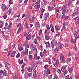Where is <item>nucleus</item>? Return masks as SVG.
Instances as JSON below:
<instances>
[{
  "mask_svg": "<svg viewBox=\"0 0 79 79\" xmlns=\"http://www.w3.org/2000/svg\"><path fill=\"white\" fill-rule=\"evenodd\" d=\"M67 67V66L66 65L62 66V67L61 68V71H63L66 70V68Z\"/></svg>",
  "mask_w": 79,
  "mask_h": 79,
  "instance_id": "nucleus-18",
  "label": "nucleus"
},
{
  "mask_svg": "<svg viewBox=\"0 0 79 79\" xmlns=\"http://www.w3.org/2000/svg\"><path fill=\"white\" fill-rule=\"evenodd\" d=\"M79 17L78 16H77L74 19V20H75V21H76V20H79Z\"/></svg>",
  "mask_w": 79,
  "mask_h": 79,
  "instance_id": "nucleus-53",
  "label": "nucleus"
},
{
  "mask_svg": "<svg viewBox=\"0 0 79 79\" xmlns=\"http://www.w3.org/2000/svg\"><path fill=\"white\" fill-rule=\"evenodd\" d=\"M77 14H78V13H76V12H75V13L73 14L72 15L73 16H76Z\"/></svg>",
  "mask_w": 79,
  "mask_h": 79,
  "instance_id": "nucleus-55",
  "label": "nucleus"
},
{
  "mask_svg": "<svg viewBox=\"0 0 79 79\" xmlns=\"http://www.w3.org/2000/svg\"><path fill=\"white\" fill-rule=\"evenodd\" d=\"M37 2H35L36 4H40V0H37Z\"/></svg>",
  "mask_w": 79,
  "mask_h": 79,
  "instance_id": "nucleus-46",
  "label": "nucleus"
},
{
  "mask_svg": "<svg viewBox=\"0 0 79 79\" xmlns=\"http://www.w3.org/2000/svg\"><path fill=\"white\" fill-rule=\"evenodd\" d=\"M45 39L46 40H49L50 39V35H45Z\"/></svg>",
  "mask_w": 79,
  "mask_h": 79,
  "instance_id": "nucleus-16",
  "label": "nucleus"
},
{
  "mask_svg": "<svg viewBox=\"0 0 79 79\" xmlns=\"http://www.w3.org/2000/svg\"><path fill=\"white\" fill-rule=\"evenodd\" d=\"M69 75H68L67 76L65 77V79H69Z\"/></svg>",
  "mask_w": 79,
  "mask_h": 79,
  "instance_id": "nucleus-62",
  "label": "nucleus"
},
{
  "mask_svg": "<svg viewBox=\"0 0 79 79\" xmlns=\"http://www.w3.org/2000/svg\"><path fill=\"white\" fill-rule=\"evenodd\" d=\"M68 24H69L68 23L65 22H64L63 26V29H64V30H66V26H68Z\"/></svg>",
  "mask_w": 79,
  "mask_h": 79,
  "instance_id": "nucleus-5",
  "label": "nucleus"
},
{
  "mask_svg": "<svg viewBox=\"0 0 79 79\" xmlns=\"http://www.w3.org/2000/svg\"><path fill=\"white\" fill-rule=\"evenodd\" d=\"M73 50L75 52H77V47H76V45L74 44L73 46Z\"/></svg>",
  "mask_w": 79,
  "mask_h": 79,
  "instance_id": "nucleus-24",
  "label": "nucleus"
},
{
  "mask_svg": "<svg viewBox=\"0 0 79 79\" xmlns=\"http://www.w3.org/2000/svg\"><path fill=\"white\" fill-rule=\"evenodd\" d=\"M52 59L53 61L52 62L54 64V66H55V67H56L59 64V61H58V60H56V59L54 57H53Z\"/></svg>",
  "mask_w": 79,
  "mask_h": 79,
  "instance_id": "nucleus-1",
  "label": "nucleus"
},
{
  "mask_svg": "<svg viewBox=\"0 0 79 79\" xmlns=\"http://www.w3.org/2000/svg\"><path fill=\"white\" fill-rule=\"evenodd\" d=\"M63 73V74L65 75L68 72V70H63V71H62Z\"/></svg>",
  "mask_w": 79,
  "mask_h": 79,
  "instance_id": "nucleus-32",
  "label": "nucleus"
},
{
  "mask_svg": "<svg viewBox=\"0 0 79 79\" xmlns=\"http://www.w3.org/2000/svg\"><path fill=\"white\" fill-rule=\"evenodd\" d=\"M33 77L35 79L37 77V73H36V71L34 70L33 72Z\"/></svg>",
  "mask_w": 79,
  "mask_h": 79,
  "instance_id": "nucleus-17",
  "label": "nucleus"
},
{
  "mask_svg": "<svg viewBox=\"0 0 79 79\" xmlns=\"http://www.w3.org/2000/svg\"><path fill=\"white\" fill-rule=\"evenodd\" d=\"M74 66H73L71 68H69L68 71L69 73H72V72H73V68H74Z\"/></svg>",
  "mask_w": 79,
  "mask_h": 79,
  "instance_id": "nucleus-14",
  "label": "nucleus"
},
{
  "mask_svg": "<svg viewBox=\"0 0 79 79\" xmlns=\"http://www.w3.org/2000/svg\"><path fill=\"white\" fill-rule=\"evenodd\" d=\"M49 16L48 13H46L44 15V20H47V18Z\"/></svg>",
  "mask_w": 79,
  "mask_h": 79,
  "instance_id": "nucleus-12",
  "label": "nucleus"
},
{
  "mask_svg": "<svg viewBox=\"0 0 79 79\" xmlns=\"http://www.w3.org/2000/svg\"><path fill=\"white\" fill-rule=\"evenodd\" d=\"M60 59L61 60L62 63H65V61L64 60V56L63 55H62L60 56Z\"/></svg>",
  "mask_w": 79,
  "mask_h": 79,
  "instance_id": "nucleus-11",
  "label": "nucleus"
},
{
  "mask_svg": "<svg viewBox=\"0 0 79 79\" xmlns=\"http://www.w3.org/2000/svg\"><path fill=\"white\" fill-rule=\"evenodd\" d=\"M18 63H19L20 64H21L23 63V60H22L21 61V60H18Z\"/></svg>",
  "mask_w": 79,
  "mask_h": 79,
  "instance_id": "nucleus-29",
  "label": "nucleus"
},
{
  "mask_svg": "<svg viewBox=\"0 0 79 79\" xmlns=\"http://www.w3.org/2000/svg\"><path fill=\"white\" fill-rule=\"evenodd\" d=\"M79 30H78L77 31H74L73 32V34L74 37H77L79 36H77V34H78V33H79Z\"/></svg>",
  "mask_w": 79,
  "mask_h": 79,
  "instance_id": "nucleus-9",
  "label": "nucleus"
},
{
  "mask_svg": "<svg viewBox=\"0 0 79 79\" xmlns=\"http://www.w3.org/2000/svg\"><path fill=\"white\" fill-rule=\"evenodd\" d=\"M48 9H49L50 11H52V10H54L56 9V7L54 8H52V7H50V6H48Z\"/></svg>",
  "mask_w": 79,
  "mask_h": 79,
  "instance_id": "nucleus-21",
  "label": "nucleus"
},
{
  "mask_svg": "<svg viewBox=\"0 0 79 79\" xmlns=\"http://www.w3.org/2000/svg\"><path fill=\"white\" fill-rule=\"evenodd\" d=\"M0 73L2 74H3V75L5 76H7L6 71L5 70H4V71L2 70L0 71Z\"/></svg>",
  "mask_w": 79,
  "mask_h": 79,
  "instance_id": "nucleus-8",
  "label": "nucleus"
},
{
  "mask_svg": "<svg viewBox=\"0 0 79 79\" xmlns=\"http://www.w3.org/2000/svg\"><path fill=\"white\" fill-rule=\"evenodd\" d=\"M43 53H44V54H43L44 56H46L47 55V51H46V50L45 49L44 50Z\"/></svg>",
  "mask_w": 79,
  "mask_h": 79,
  "instance_id": "nucleus-30",
  "label": "nucleus"
},
{
  "mask_svg": "<svg viewBox=\"0 0 79 79\" xmlns=\"http://www.w3.org/2000/svg\"><path fill=\"white\" fill-rule=\"evenodd\" d=\"M11 11H12V9L11 8H10L8 10V12L9 14H10V13H11Z\"/></svg>",
  "mask_w": 79,
  "mask_h": 79,
  "instance_id": "nucleus-45",
  "label": "nucleus"
},
{
  "mask_svg": "<svg viewBox=\"0 0 79 79\" xmlns=\"http://www.w3.org/2000/svg\"><path fill=\"white\" fill-rule=\"evenodd\" d=\"M35 27L36 28L39 27H40V23L39 22H37L36 24L35 25Z\"/></svg>",
  "mask_w": 79,
  "mask_h": 79,
  "instance_id": "nucleus-23",
  "label": "nucleus"
},
{
  "mask_svg": "<svg viewBox=\"0 0 79 79\" xmlns=\"http://www.w3.org/2000/svg\"><path fill=\"white\" fill-rule=\"evenodd\" d=\"M36 5L34 6L35 9H36L37 11L38 12L39 10V8L40 6V5L39 4H36Z\"/></svg>",
  "mask_w": 79,
  "mask_h": 79,
  "instance_id": "nucleus-2",
  "label": "nucleus"
},
{
  "mask_svg": "<svg viewBox=\"0 0 79 79\" xmlns=\"http://www.w3.org/2000/svg\"><path fill=\"white\" fill-rule=\"evenodd\" d=\"M25 55H27L28 54V49H26L25 50Z\"/></svg>",
  "mask_w": 79,
  "mask_h": 79,
  "instance_id": "nucleus-34",
  "label": "nucleus"
},
{
  "mask_svg": "<svg viewBox=\"0 0 79 79\" xmlns=\"http://www.w3.org/2000/svg\"><path fill=\"white\" fill-rule=\"evenodd\" d=\"M34 42L35 44H37V40H36V39L34 40Z\"/></svg>",
  "mask_w": 79,
  "mask_h": 79,
  "instance_id": "nucleus-59",
  "label": "nucleus"
},
{
  "mask_svg": "<svg viewBox=\"0 0 79 79\" xmlns=\"http://www.w3.org/2000/svg\"><path fill=\"white\" fill-rule=\"evenodd\" d=\"M29 58L31 60H32V55L29 54Z\"/></svg>",
  "mask_w": 79,
  "mask_h": 79,
  "instance_id": "nucleus-47",
  "label": "nucleus"
},
{
  "mask_svg": "<svg viewBox=\"0 0 79 79\" xmlns=\"http://www.w3.org/2000/svg\"><path fill=\"white\" fill-rule=\"evenodd\" d=\"M40 50H41V51H42V50H43V49H44V48H43L42 45H40Z\"/></svg>",
  "mask_w": 79,
  "mask_h": 79,
  "instance_id": "nucleus-44",
  "label": "nucleus"
},
{
  "mask_svg": "<svg viewBox=\"0 0 79 79\" xmlns=\"http://www.w3.org/2000/svg\"><path fill=\"white\" fill-rule=\"evenodd\" d=\"M75 24H79V20H75Z\"/></svg>",
  "mask_w": 79,
  "mask_h": 79,
  "instance_id": "nucleus-38",
  "label": "nucleus"
},
{
  "mask_svg": "<svg viewBox=\"0 0 79 79\" xmlns=\"http://www.w3.org/2000/svg\"><path fill=\"white\" fill-rule=\"evenodd\" d=\"M47 62L49 63L50 64H51V60H50V59L48 58V60Z\"/></svg>",
  "mask_w": 79,
  "mask_h": 79,
  "instance_id": "nucleus-49",
  "label": "nucleus"
},
{
  "mask_svg": "<svg viewBox=\"0 0 79 79\" xmlns=\"http://www.w3.org/2000/svg\"><path fill=\"white\" fill-rule=\"evenodd\" d=\"M28 76V73L27 72H26L24 74V77L25 79L27 78V76Z\"/></svg>",
  "mask_w": 79,
  "mask_h": 79,
  "instance_id": "nucleus-25",
  "label": "nucleus"
},
{
  "mask_svg": "<svg viewBox=\"0 0 79 79\" xmlns=\"http://www.w3.org/2000/svg\"><path fill=\"white\" fill-rule=\"evenodd\" d=\"M42 34V29H40L39 32V35H41Z\"/></svg>",
  "mask_w": 79,
  "mask_h": 79,
  "instance_id": "nucleus-37",
  "label": "nucleus"
},
{
  "mask_svg": "<svg viewBox=\"0 0 79 79\" xmlns=\"http://www.w3.org/2000/svg\"><path fill=\"white\" fill-rule=\"evenodd\" d=\"M72 3H73V1L72 0H70L68 3V6H69Z\"/></svg>",
  "mask_w": 79,
  "mask_h": 79,
  "instance_id": "nucleus-36",
  "label": "nucleus"
},
{
  "mask_svg": "<svg viewBox=\"0 0 79 79\" xmlns=\"http://www.w3.org/2000/svg\"><path fill=\"white\" fill-rule=\"evenodd\" d=\"M57 43V41L55 40H52L51 42V44H54L55 45V44Z\"/></svg>",
  "mask_w": 79,
  "mask_h": 79,
  "instance_id": "nucleus-22",
  "label": "nucleus"
},
{
  "mask_svg": "<svg viewBox=\"0 0 79 79\" xmlns=\"http://www.w3.org/2000/svg\"><path fill=\"white\" fill-rule=\"evenodd\" d=\"M45 35H50V30L46 29L45 30Z\"/></svg>",
  "mask_w": 79,
  "mask_h": 79,
  "instance_id": "nucleus-13",
  "label": "nucleus"
},
{
  "mask_svg": "<svg viewBox=\"0 0 79 79\" xmlns=\"http://www.w3.org/2000/svg\"><path fill=\"white\" fill-rule=\"evenodd\" d=\"M21 55L22 56H24V55H25V53L24 52H22L21 53Z\"/></svg>",
  "mask_w": 79,
  "mask_h": 79,
  "instance_id": "nucleus-52",
  "label": "nucleus"
},
{
  "mask_svg": "<svg viewBox=\"0 0 79 79\" xmlns=\"http://www.w3.org/2000/svg\"><path fill=\"white\" fill-rule=\"evenodd\" d=\"M6 6L5 4H3L2 5L1 8L2 10V11H5V10H6Z\"/></svg>",
  "mask_w": 79,
  "mask_h": 79,
  "instance_id": "nucleus-6",
  "label": "nucleus"
},
{
  "mask_svg": "<svg viewBox=\"0 0 79 79\" xmlns=\"http://www.w3.org/2000/svg\"><path fill=\"white\" fill-rule=\"evenodd\" d=\"M19 56H20V54L19 53H18L16 57V58H19Z\"/></svg>",
  "mask_w": 79,
  "mask_h": 79,
  "instance_id": "nucleus-57",
  "label": "nucleus"
},
{
  "mask_svg": "<svg viewBox=\"0 0 79 79\" xmlns=\"http://www.w3.org/2000/svg\"><path fill=\"white\" fill-rule=\"evenodd\" d=\"M31 47L32 48V49L34 50H35V52H37V47L36 46H34V44H32L31 45Z\"/></svg>",
  "mask_w": 79,
  "mask_h": 79,
  "instance_id": "nucleus-7",
  "label": "nucleus"
},
{
  "mask_svg": "<svg viewBox=\"0 0 79 79\" xmlns=\"http://www.w3.org/2000/svg\"><path fill=\"white\" fill-rule=\"evenodd\" d=\"M48 78V79H52V74L49 75Z\"/></svg>",
  "mask_w": 79,
  "mask_h": 79,
  "instance_id": "nucleus-51",
  "label": "nucleus"
},
{
  "mask_svg": "<svg viewBox=\"0 0 79 79\" xmlns=\"http://www.w3.org/2000/svg\"><path fill=\"white\" fill-rule=\"evenodd\" d=\"M51 7L52 8H56V5H55V4H53V5H52Z\"/></svg>",
  "mask_w": 79,
  "mask_h": 79,
  "instance_id": "nucleus-60",
  "label": "nucleus"
},
{
  "mask_svg": "<svg viewBox=\"0 0 79 79\" xmlns=\"http://www.w3.org/2000/svg\"><path fill=\"white\" fill-rule=\"evenodd\" d=\"M44 75H45V76H47L48 75V74L47 72H46H46H44Z\"/></svg>",
  "mask_w": 79,
  "mask_h": 79,
  "instance_id": "nucleus-64",
  "label": "nucleus"
},
{
  "mask_svg": "<svg viewBox=\"0 0 79 79\" xmlns=\"http://www.w3.org/2000/svg\"><path fill=\"white\" fill-rule=\"evenodd\" d=\"M37 56V54L35 53L34 55V60H35L36 57Z\"/></svg>",
  "mask_w": 79,
  "mask_h": 79,
  "instance_id": "nucleus-41",
  "label": "nucleus"
},
{
  "mask_svg": "<svg viewBox=\"0 0 79 79\" xmlns=\"http://www.w3.org/2000/svg\"><path fill=\"white\" fill-rule=\"evenodd\" d=\"M25 65H26V64L25 63H23L22 65L21 68L22 69H23L24 68V67L25 66Z\"/></svg>",
  "mask_w": 79,
  "mask_h": 79,
  "instance_id": "nucleus-50",
  "label": "nucleus"
},
{
  "mask_svg": "<svg viewBox=\"0 0 79 79\" xmlns=\"http://www.w3.org/2000/svg\"><path fill=\"white\" fill-rule=\"evenodd\" d=\"M44 11H45V9L42 8L41 10V13H44Z\"/></svg>",
  "mask_w": 79,
  "mask_h": 79,
  "instance_id": "nucleus-54",
  "label": "nucleus"
},
{
  "mask_svg": "<svg viewBox=\"0 0 79 79\" xmlns=\"http://www.w3.org/2000/svg\"><path fill=\"white\" fill-rule=\"evenodd\" d=\"M18 49H19V50L20 51H21L23 50V47H22L21 46H18Z\"/></svg>",
  "mask_w": 79,
  "mask_h": 79,
  "instance_id": "nucleus-31",
  "label": "nucleus"
},
{
  "mask_svg": "<svg viewBox=\"0 0 79 79\" xmlns=\"http://www.w3.org/2000/svg\"><path fill=\"white\" fill-rule=\"evenodd\" d=\"M27 70L29 72H31L32 71V68L31 67H28L27 68Z\"/></svg>",
  "mask_w": 79,
  "mask_h": 79,
  "instance_id": "nucleus-26",
  "label": "nucleus"
},
{
  "mask_svg": "<svg viewBox=\"0 0 79 79\" xmlns=\"http://www.w3.org/2000/svg\"><path fill=\"white\" fill-rule=\"evenodd\" d=\"M54 52L55 53H58V49H57V48H55V49L54 50Z\"/></svg>",
  "mask_w": 79,
  "mask_h": 79,
  "instance_id": "nucleus-39",
  "label": "nucleus"
},
{
  "mask_svg": "<svg viewBox=\"0 0 79 79\" xmlns=\"http://www.w3.org/2000/svg\"><path fill=\"white\" fill-rule=\"evenodd\" d=\"M79 38V35H78V36L77 37H75V39L74 40L73 39H72L70 41L71 43L73 44H73H76V40H77V39H78V38Z\"/></svg>",
  "mask_w": 79,
  "mask_h": 79,
  "instance_id": "nucleus-4",
  "label": "nucleus"
},
{
  "mask_svg": "<svg viewBox=\"0 0 79 79\" xmlns=\"http://www.w3.org/2000/svg\"><path fill=\"white\" fill-rule=\"evenodd\" d=\"M46 71L48 74H50V69H47Z\"/></svg>",
  "mask_w": 79,
  "mask_h": 79,
  "instance_id": "nucleus-58",
  "label": "nucleus"
},
{
  "mask_svg": "<svg viewBox=\"0 0 79 79\" xmlns=\"http://www.w3.org/2000/svg\"><path fill=\"white\" fill-rule=\"evenodd\" d=\"M16 53V51H14L12 52L10 54V56H11L12 58H13V57H15V54Z\"/></svg>",
  "mask_w": 79,
  "mask_h": 79,
  "instance_id": "nucleus-10",
  "label": "nucleus"
},
{
  "mask_svg": "<svg viewBox=\"0 0 79 79\" xmlns=\"http://www.w3.org/2000/svg\"><path fill=\"white\" fill-rule=\"evenodd\" d=\"M28 0H25L24 2V4L25 5H26L27 3Z\"/></svg>",
  "mask_w": 79,
  "mask_h": 79,
  "instance_id": "nucleus-61",
  "label": "nucleus"
},
{
  "mask_svg": "<svg viewBox=\"0 0 79 79\" xmlns=\"http://www.w3.org/2000/svg\"><path fill=\"white\" fill-rule=\"evenodd\" d=\"M40 56L41 57H43L44 56V54H43V52H41L40 53Z\"/></svg>",
  "mask_w": 79,
  "mask_h": 79,
  "instance_id": "nucleus-42",
  "label": "nucleus"
},
{
  "mask_svg": "<svg viewBox=\"0 0 79 79\" xmlns=\"http://www.w3.org/2000/svg\"><path fill=\"white\" fill-rule=\"evenodd\" d=\"M45 44L46 45V46L48 48V47H50V44L49 42L46 43Z\"/></svg>",
  "mask_w": 79,
  "mask_h": 79,
  "instance_id": "nucleus-28",
  "label": "nucleus"
},
{
  "mask_svg": "<svg viewBox=\"0 0 79 79\" xmlns=\"http://www.w3.org/2000/svg\"><path fill=\"white\" fill-rule=\"evenodd\" d=\"M29 19L30 21H32V23L34 22V20H33V17L32 16H29Z\"/></svg>",
  "mask_w": 79,
  "mask_h": 79,
  "instance_id": "nucleus-20",
  "label": "nucleus"
},
{
  "mask_svg": "<svg viewBox=\"0 0 79 79\" xmlns=\"http://www.w3.org/2000/svg\"><path fill=\"white\" fill-rule=\"evenodd\" d=\"M62 18L64 19H68L69 18V16H66L65 15H62Z\"/></svg>",
  "mask_w": 79,
  "mask_h": 79,
  "instance_id": "nucleus-19",
  "label": "nucleus"
},
{
  "mask_svg": "<svg viewBox=\"0 0 79 79\" xmlns=\"http://www.w3.org/2000/svg\"><path fill=\"white\" fill-rule=\"evenodd\" d=\"M56 33H57V34L56 35V37H59L60 36V33L59 32L57 31Z\"/></svg>",
  "mask_w": 79,
  "mask_h": 79,
  "instance_id": "nucleus-33",
  "label": "nucleus"
},
{
  "mask_svg": "<svg viewBox=\"0 0 79 79\" xmlns=\"http://www.w3.org/2000/svg\"><path fill=\"white\" fill-rule=\"evenodd\" d=\"M46 28H47V29L48 30H49L50 29V26H49V25H46Z\"/></svg>",
  "mask_w": 79,
  "mask_h": 79,
  "instance_id": "nucleus-48",
  "label": "nucleus"
},
{
  "mask_svg": "<svg viewBox=\"0 0 79 79\" xmlns=\"http://www.w3.org/2000/svg\"><path fill=\"white\" fill-rule=\"evenodd\" d=\"M33 66V67L35 68H36V67H37V65L35 64H34Z\"/></svg>",
  "mask_w": 79,
  "mask_h": 79,
  "instance_id": "nucleus-63",
  "label": "nucleus"
},
{
  "mask_svg": "<svg viewBox=\"0 0 79 79\" xmlns=\"http://www.w3.org/2000/svg\"><path fill=\"white\" fill-rule=\"evenodd\" d=\"M3 51L4 53H6V52H8V48H7L4 50Z\"/></svg>",
  "mask_w": 79,
  "mask_h": 79,
  "instance_id": "nucleus-43",
  "label": "nucleus"
},
{
  "mask_svg": "<svg viewBox=\"0 0 79 79\" xmlns=\"http://www.w3.org/2000/svg\"><path fill=\"white\" fill-rule=\"evenodd\" d=\"M62 14L64 15H65V13H66L67 11V10H65V9H64V8H62Z\"/></svg>",
  "mask_w": 79,
  "mask_h": 79,
  "instance_id": "nucleus-15",
  "label": "nucleus"
},
{
  "mask_svg": "<svg viewBox=\"0 0 79 79\" xmlns=\"http://www.w3.org/2000/svg\"><path fill=\"white\" fill-rule=\"evenodd\" d=\"M21 29H22V27H20L19 29L17 32V34H19V33L20 32V31H21Z\"/></svg>",
  "mask_w": 79,
  "mask_h": 79,
  "instance_id": "nucleus-40",
  "label": "nucleus"
},
{
  "mask_svg": "<svg viewBox=\"0 0 79 79\" xmlns=\"http://www.w3.org/2000/svg\"><path fill=\"white\" fill-rule=\"evenodd\" d=\"M57 73L59 74H60V73H61V70H60V69H58L57 70Z\"/></svg>",
  "mask_w": 79,
  "mask_h": 79,
  "instance_id": "nucleus-56",
  "label": "nucleus"
},
{
  "mask_svg": "<svg viewBox=\"0 0 79 79\" xmlns=\"http://www.w3.org/2000/svg\"><path fill=\"white\" fill-rule=\"evenodd\" d=\"M6 67L8 68V69H10L11 68V65L10 64H7L6 65Z\"/></svg>",
  "mask_w": 79,
  "mask_h": 79,
  "instance_id": "nucleus-27",
  "label": "nucleus"
},
{
  "mask_svg": "<svg viewBox=\"0 0 79 79\" xmlns=\"http://www.w3.org/2000/svg\"><path fill=\"white\" fill-rule=\"evenodd\" d=\"M32 35L31 34H29L28 36L27 37V39L28 40H31V37Z\"/></svg>",
  "mask_w": 79,
  "mask_h": 79,
  "instance_id": "nucleus-35",
  "label": "nucleus"
},
{
  "mask_svg": "<svg viewBox=\"0 0 79 79\" xmlns=\"http://www.w3.org/2000/svg\"><path fill=\"white\" fill-rule=\"evenodd\" d=\"M56 46L58 47V48L60 49H62L63 48V46L62 44H61V43L60 42H58L56 44Z\"/></svg>",
  "mask_w": 79,
  "mask_h": 79,
  "instance_id": "nucleus-3",
  "label": "nucleus"
}]
</instances>
